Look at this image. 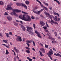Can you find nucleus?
Masks as SVG:
<instances>
[{
	"label": "nucleus",
	"instance_id": "1",
	"mask_svg": "<svg viewBox=\"0 0 61 61\" xmlns=\"http://www.w3.org/2000/svg\"><path fill=\"white\" fill-rule=\"evenodd\" d=\"M6 10H12L13 11L12 12L10 13V14L13 15L15 14V12L17 13H20L21 12V10H18L13 9V8L11 7V5H9L7 6V8H6Z\"/></svg>",
	"mask_w": 61,
	"mask_h": 61
},
{
	"label": "nucleus",
	"instance_id": "2",
	"mask_svg": "<svg viewBox=\"0 0 61 61\" xmlns=\"http://www.w3.org/2000/svg\"><path fill=\"white\" fill-rule=\"evenodd\" d=\"M26 15H23V16L22 15H20L19 16L20 18L24 21H30L31 20V17L29 16H28L27 17H26Z\"/></svg>",
	"mask_w": 61,
	"mask_h": 61
},
{
	"label": "nucleus",
	"instance_id": "3",
	"mask_svg": "<svg viewBox=\"0 0 61 61\" xmlns=\"http://www.w3.org/2000/svg\"><path fill=\"white\" fill-rule=\"evenodd\" d=\"M26 28L27 29V31L31 35H34V33H33V32L30 30H33V28L31 27H30L28 26H27Z\"/></svg>",
	"mask_w": 61,
	"mask_h": 61
},
{
	"label": "nucleus",
	"instance_id": "4",
	"mask_svg": "<svg viewBox=\"0 0 61 61\" xmlns=\"http://www.w3.org/2000/svg\"><path fill=\"white\" fill-rule=\"evenodd\" d=\"M44 14L45 15L47 16L48 17H49L50 19L52 18V17L51 16V15H50L49 13L48 12L47 13L46 12H44Z\"/></svg>",
	"mask_w": 61,
	"mask_h": 61
},
{
	"label": "nucleus",
	"instance_id": "5",
	"mask_svg": "<svg viewBox=\"0 0 61 61\" xmlns=\"http://www.w3.org/2000/svg\"><path fill=\"white\" fill-rule=\"evenodd\" d=\"M16 40L17 41H20V42H21L22 41V38L20 36H17V38L16 39Z\"/></svg>",
	"mask_w": 61,
	"mask_h": 61
},
{
	"label": "nucleus",
	"instance_id": "6",
	"mask_svg": "<svg viewBox=\"0 0 61 61\" xmlns=\"http://www.w3.org/2000/svg\"><path fill=\"white\" fill-rule=\"evenodd\" d=\"M53 51H50L48 52L47 54L48 55V56H51L52 55H53Z\"/></svg>",
	"mask_w": 61,
	"mask_h": 61
},
{
	"label": "nucleus",
	"instance_id": "7",
	"mask_svg": "<svg viewBox=\"0 0 61 61\" xmlns=\"http://www.w3.org/2000/svg\"><path fill=\"white\" fill-rule=\"evenodd\" d=\"M35 33L36 34H37V36H38L39 37H40V38H42V37H41V36H40V33H39L38 32L36 31H35Z\"/></svg>",
	"mask_w": 61,
	"mask_h": 61
},
{
	"label": "nucleus",
	"instance_id": "8",
	"mask_svg": "<svg viewBox=\"0 0 61 61\" xmlns=\"http://www.w3.org/2000/svg\"><path fill=\"white\" fill-rule=\"evenodd\" d=\"M20 25L23 31H25V28L24 26L21 24H20Z\"/></svg>",
	"mask_w": 61,
	"mask_h": 61
},
{
	"label": "nucleus",
	"instance_id": "9",
	"mask_svg": "<svg viewBox=\"0 0 61 61\" xmlns=\"http://www.w3.org/2000/svg\"><path fill=\"white\" fill-rule=\"evenodd\" d=\"M40 24L41 26H44L45 25V23L43 21H40Z\"/></svg>",
	"mask_w": 61,
	"mask_h": 61
},
{
	"label": "nucleus",
	"instance_id": "10",
	"mask_svg": "<svg viewBox=\"0 0 61 61\" xmlns=\"http://www.w3.org/2000/svg\"><path fill=\"white\" fill-rule=\"evenodd\" d=\"M45 10V9L44 8H43V9H41L40 10V11H38V15H40V14L41 13V12H42V11H43V10Z\"/></svg>",
	"mask_w": 61,
	"mask_h": 61
},
{
	"label": "nucleus",
	"instance_id": "11",
	"mask_svg": "<svg viewBox=\"0 0 61 61\" xmlns=\"http://www.w3.org/2000/svg\"><path fill=\"white\" fill-rule=\"evenodd\" d=\"M21 5L22 6H23L24 7V8H25L26 9H27V6L25 5L24 4L22 3V4Z\"/></svg>",
	"mask_w": 61,
	"mask_h": 61
},
{
	"label": "nucleus",
	"instance_id": "12",
	"mask_svg": "<svg viewBox=\"0 0 61 61\" xmlns=\"http://www.w3.org/2000/svg\"><path fill=\"white\" fill-rule=\"evenodd\" d=\"M40 50L41 52H43V53H45V52L46 51H45V50L43 48H42L40 49Z\"/></svg>",
	"mask_w": 61,
	"mask_h": 61
},
{
	"label": "nucleus",
	"instance_id": "13",
	"mask_svg": "<svg viewBox=\"0 0 61 61\" xmlns=\"http://www.w3.org/2000/svg\"><path fill=\"white\" fill-rule=\"evenodd\" d=\"M54 55L56 56H60L61 57V55H60V54L57 53V54L56 53H54Z\"/></svg>",
	"mask_w": 61,
	"mask_h": 61
},
{
	"label": "nucleus",
	"instance_id": "14",
	"mask_svg": "<svg viewBox=\"0 0 61 61\" xmlns=\"http://www.w3.org/2000/svg\"><path fill=\"white\" fill-rule=\"evenodd\" d=\"M54 19V20L55 21H57V16H55V17H54V16L52 17Z\"/></svg>",
	"mask_w": 61,
	"mask_h": 61
},
{
	"label": "nucleus",
	"instance_id": "15",
	"mask_svg": "<svg viewBox=\"0 0 61 61\" xmlns=\"http://www.w3.org/2000/svg\"><path fill=\"white\" fill-rule=\"evenodd\" d=\"M32 11L34 13H36V14H37V15H38V11L36 12V10H35L34 9H32Z\"/></svg>",
	"mask_w": 61,
	"mask_h": 61
},
{
	"label": "nucleus",
	"instance_id": "16",
	"mask_svg": "<svg viewBox=\"0 0 61 61\" xmlns=\"http://www.w3.org/2000/svg\"><path fill=\"white\" fill-rule=\"evenodd\" d=\"M36 1H37V2H38L40 3V5H41V7H43V5L42 4H41V3L40 1H39V0H36Z\"/></svg>",
	"mask_w": 61,
	"mask_h": 61
},
{
	"label": "nucleus",
	"instance_id": "17",
	"mask_svg": "<svg viewBox=\"0 0 61 61\" xmlns=\"http://www.w3.org/2000/svg\"><path fill=\"white\" fill-rule=\"evenodd\" d=\"M7 18L9 21H10L12 20V18L10 16L7 17Z\"/></svg>",
	"mask_w": 61,
	"mask_h": 61
},
{
	"label": "nucleus",
	"instance_id": "18",
	"mask_svg": "<svg viewBox=\"0 0 61 61\" xmlns=\"http://www.w3.org/2000/svg\"><path fill=\"white\" fill-rule=\"evenodd\" d=\"M22 3H17L16 4V5L18 6H21V5H22Z\"/></svg>",
	"mask_w": 61,
	"mask_h": 61
},
{
	"label": "nucleus",
	"instance_id": "19",
	"mask_svg": "<svg viewBox=\"0 0 61 61\" xmlns=\"http://www.w3.org/2000/svg\"><path fill=\"white\" fill-rule=\"evenodd\" d=\"M3 46H5L6 47H7V48H9L10 47H9L8 46L6 45L5 44H2Z\"/></svg>",
	"mask_w": 61,
	"mask_h": 61
},
{
	"label": "nucleus",
	"instance_id": "20",
	"mask_svg": "<svg viewBox=\"0 0 61 61\" xmlns=\"http://www.w3.org/2000/svg\"><path fill=\"white\" fill-rule=\"evenodd\" d=\"M39 52L40 53V55H41V56H44V55L42 54L41 52L39 51Z\"/></svg>",
	"mask_w": 61,
	"mask_h": 61
},
{
	"label": "nucleus",
	"instance_id": "21",
	"mask_svg": "<svg viewBox=\"0 0 61 61\" xmlns=\"http://www.w3.org/2000/svg\"><path fill=\"white\" fill-rule=\"evenodd\" d=\"M26 52L28 54H30V51L29 50H26Z\"/></svg>",
	"mask_w": 61,
	"mask_h": 61
},
{
	"label": "nucleus",
	"instance_id": "22",
	"mask_svg": "<svg viewBox=\"0 0 61 61\" xmlns=\"http://www.w3.org/2000/svg\"><path fill=\"white\" fill-rule=\"evenodd\" d=\"M25 2L26 4V5H28V4H29V1H28L26 0Z\"/></svg>",
	"mask_w": 61,
	"mask_h": 61
},
{
	"label": "nucleus",
	"instance_id": "23",
	"mask_svg": "<svg viewBox=\"0 0 61 61\" xmlns=\"http://www.w3.org/2000/svg\"><path fill=\"white\" fill-rule=\"evenodd\" d=\"M5 34L6 35V37H9V34H8V33H5Z\"/></svg>",
	"mask_w": 61,
	"mask_h": 61
},
{
	"label": "nucleus",
	"instance_id": "24",
	"mask_svg": "<svg viewBox=\"0 0 61 61\" xmlns=\"http://www.w3.org/2000/svg\"><path fill=\"white\" fill-rule=\"evenodd\" d=\"M43 3L45 4V5H47V6H48V4L47 3H45V2H43Z\"/></svg>",
	"mask_w": 61,
	"mask_h": 61
},
{
	"label": "nucleus",
	"instance_id": "25",
	"mask_svg": "<svg viewBox=\"0 0 61 61\" xmlns=\"http://www.w3.org/2000/svg\"><path fill=\"white\" fill-rule=\"evenodd\" d=\"M0 5H4V2L1 1H0Z\"/></svg>",
	"mask_w": 61,
	"mask_h": 61
},
{
	"label": "nucleus",
	"instance_id": "26",
	"mask_svg": "<svg viewBox=\"0 0 61 61\" xmlns=\"http://www.w3.org/2000/svg\"><path fill=\"white\" fill-rule=\"evenodd\" d=\"M22 13H23V14H26V15H28V13L25 12L24 11H22Z\"/></svg>",
	"mask_w": 61,
	"mask_h": 61
},
{
	"label": "nucleus",
	"instance_id": "27",
	"mask_svg": "<svg viewBox=\"0 0 61 61\" xmlns=\"http://www.w3.org/2000/svg\"><path fill=\"white\" fill-rule=\"evenodd\" d=\"M54 14L55 15H58V16H59V14H58V13H57L56 12L54 13Z\"/></svg>",
	"mask_w": 61,
	"mask_h": 61
},
{
	"label": "nucleus",
	"instance_id": "28",
	"mask_svg": "<svg viewBox=\"0 0 61 61\" xmlns=\"http://www.w3.org/2000/svg\"><path fill=\"white\" fill-rule=\"evenodd\" d=\"M51 35V34H50V33L49 32H48V33H47V36H50Z\"/></svg>",
	"mask_w": 61,
	"mask_h": 61
},
{
	"label": "nucleus",
	"instance_id": "29",
	"mask_svg": "<svg viewBox=\"0 0 61 61\" xmlns=\"http://www.w3.org/2000/svg\"><path fill=\"white\" fill-rule=\"evenodd\" d=\"M3 42H4V43H5L6 44L7 43V40H3Z\"/></svg>",
	"mask_w": 61,
	"mask_h": 61
},
{
	"label": "nucleus",
	"instance_id": "30",
	"mask_svg": "<svg viewBox=\"0 0 61 61\" xmlns=\"http://www.w3.org/2000/svg\"><path fill=\"white\" fill-rule=\"evenodd\" d=\"M43 28L45 30H46V29L47 28L46 27V26H43Z\"/></svg>",
	"mask_w": 61,
	"mask_h": 61
},
{
	"label": "nucleus",
	"instance_id": "31",
	"mask_svg": "<svg viewBox=\"0 0 61 61\" xmlns=\"http://www.w3.org/2000/svg\"><path fill=\"white\" fill-rule=\"evenodd\" d=\"M54 34H55V36H57V34L56 32H54Z\"/></svg>",
	"mask_w": 61,
	"mask_h": 61
},
{
	"label": "nucleus",
	"instance_id": "32",
	"mask_svg": "<svg viewBox=\"0 0 61 61\" xmlns=\"http://www.w3.org/2000/svg\"><path fill=\"white\" fill-rule=\"evenodd\" d=\"M6 51L5 53V54H6V55H8V54H9V52H8V50H6Z\"/></svg>",
	"mask_w": 61,
	"mask_h": 61
},
{
	"label": "nucleus",
	"instance_id": "33",
	"mask_svg": "<svg viewBox=\"0 0 61 61\" xmlns=\"http://www.w3.org/2000/svg\"><path fill=\"white\" fill-rule=\"evenodd\" d=\"M54 24H55V25H58V23L57 22H56V21H54Z\"/></svg>",
	"mask_w": 61,
	"mask_h": 61
},
{
	"label": "nucleus",
	"instance_id": "34",
	"mask_svg": "<svg viewBox=\"0 0 61 61\" xmlns=\"http://www.w3.org/2000/svg\"><path fill=\"white\" fill-rule=\"evenodd\" d=\"M45 48H48V45H47L46 44H45Z\"/></svg>",
	"mask_w": 61,
	"mask_h": 61
},
{
	"label": "nucleus",
	"instance_id": "35",
	"mask_svg": "<svg viewBox=\"0 0 61 61\" xmlns=\"http://www.w3.org/2000/svg\"><path fill=\"white\" fill-rule=\"evenodd\" d=\"M45 31L47 33H48L49 32V31H48V30H46V29L45 30Z\"/></svg>",
	"mask_w": 61,
	"mask_h": 61
},
{
	"label": "nucleus",
	"instance_id": "36",
	"mask_svg": "<svg viewBox=\"0 0 61 61\" xmlns=\"http://www.w3.org/2000/svg\"><path fill=\"white\" fill-rule=\"evenodd\" d=\"M33 27L34 29H36V25L35 24H33Z\"/></svg>",
	"mask_w": 61,
	"mask_h": 61
},
{
	"label": "nucleus",
	"instance_id": "37",
	"mask_svg": "<svg viewBox=\"0 0 61 61\" xmlns=\"http://www.w3.org/2000/svg\"><path fill=\"white\" fill-rule=\"evenodd\" d=\"M4 15H8V14L7 13H6V12H5L4 14Z\"/></svg>",
	"mask_w": 61,
	"mask_h": 61
},
{
	"label": "nucleus",
	"instance_id": "38",
	"mask_svg": "<svg viewBox=\"0 0 61 61\" xmlns=\"http://www.w3.org/2000/svg\"><path fill=\"white\" fill-rule=\"evenodd\" d=\"M0 36H1V37H3V35L1 33H0Z\"/></svg>",
	"mask_w": 61,
	"mask_h": 61
},
{
	"label": "nucleus",
	"instance_id": "39",
	"mask_svg": "<svg viewBox=\"0 0 61 61\" xmlns=\"http://www.w3.org/2000/svg\"><path fill=\"white\" fill-rule=\"evenodd\" d=\"M56 2L58 3V5H59V4H60V2L58 0H57V1H56Z\"/></svg>",
	"mask_w": 61,
	"mask_h": 61
},
{
	"label": "nucleus",
	"instance_id": "40",
	"mask_svg": "<svg viewBox=\"0 0 61 61\" xmlns=\"http://www.w3.org/2000/svg\"><path fill=\"white\" fill-rule=\"evenodd\" d=\"M32 43L33 45H34V46H36V44H35V42L34 41H33Z\"/></svg>",
	"mask_w": 61,
	"mask_h": 61
},
{
	"label": "nucleus",
	"instance_id": "41",
	"mask_svg": "<svg viewBox=\"0 0 61 61\" xmlns=\"http://www.w3.org/2000/svg\"><path fill=\"white\" fill-rule=\"evenodd\" d=\"M38 8V7L37 6H35V7L34 8V9L35 10H36V9H37Z\"/></svg>",
	"mask_w": 61,
	"mask_h": 61
},
{
	"label": "nucleus",
	"instance_id": "42",
	"mask_svg": "<svg viewBox=\"0 0 61 61\" xmlns=\"http://www.w3.org/2000/svg\"><path fill=\"white\" fill-rule=\"evenodd\" d=\"M48 56L50 58V59H51V60H53V59H52V58L51 57V56Z\"/></svg>",
	"mask_w": 61,
	"mask_h": 61
},
{
	"label": "nucleus",
	"instance_id": "43",
	"mask_svg": "<svg viewBox=\"0 0 61 61\" xmlns=\"http://www.w3.org/2000/svg\"><path fill=\"white\" fill-rule=\"evenodd\" d=\"M59 21H60V18H58L57 19V21H58V22H59Z\"/></svg>",
	"mask_w": 61,
	"mask_h": 61
},
{
	"label": "nucleus",
	"instance_id": "44",
	"mask_svg": "<svg viewBox=\"0 0 61 61\" xmlns=\"http://www.w3.org/2000/svg\"><path fill=\"white\" fill-rule=\"evenodd\" d=\"M14 15L15 16H17V17L18 16V15H17V14H16V13H15V15Z\"/></svg>",
	"mask_w": 61,
	"mask_h": 61
},
{
	"label": "nucleus",
	"instance_id": "45",
	"mask_svg": "<svg viewBox=\"0 0 61 61\" xmlns=\"http://www.w3.org/2000/svg\"><path fill=\"white\" fill-rule=\"evenodd\" d=\"M51 21L52 23H54L55 22L53 20H52V19H51Z\"/></svg>",
	"mask_w": 61,
	"mask_h": 61
},
{
	"label": "nucleus",
	"instance_id": "46",
	"mask_svg": "<svg viewBox=\"0 0 61 61\" xmlns=\"http://www.w3.org/2000/svg\"><path fill=\"white\" fill-rule=\"evenodd\" d=\"M44 8L46 10V11H48V9L47 8L45 7H44Z\"/></svg>",
	"mask_w": 61,
	"mask_h": 61
},
{
	"label": "nucleus",
	"instance_id": "47",
	"mask_svg": "<svg viewBox=\"0 0 61 61\" xmlns=\"http://www.w3.org/2000/svg\"><path fill=\"white\" fill-rule=\"evenodd\" d=\"M9 35H10L11 36V35H13V34H12V32H10L9 33Z\"/></svg>",
	"mask_w": 61,
	"mask_h": 61
},
{
	"label": "nucleus",
	"instance_id": "48",
	"mask_svg": "<svg viewBox=\"0 0 61 61\" xmlns=\"http://www.w3.org/2000/svg\"><path fill=\"white\" fill-rule=\"evenodd\" d=\"M15 51H16V52H17V53L19 52V50L17 49H16Z\"/></svg>",
	"mask_w": 61,
	"mask_h": 61
},
{
	"label": "nucleus",
	"instance_id": "49",
	"mask_svg": "<svg viewBox=\"0 0 61 61\" xmlns=\"http://www.w3.org/2000/svg\"><path fill=\"white\" fill-rule=\"evenodd\" d=\"M29 40H27L26 41V43H29Z\"/></svg>",
	"mask_w": 61,
	"mask_h": 61
},
{
	"label": "nucleus",
	"instance_id": "50",
	"mask_svg": "<svg viewBox=\"0 0 61 61\" xmlns=\"http://www.w3.org/2000/svg\"><path fill=\"white\" fill-rule=\"evenodd\" d=\"M26 44H27V45L28 46V47H29V46H30V44H29L26 43Z\"/></svg>",
	"mask_w": 61,
	"mask_h": 61
},
{
	"label": "nucleus",
	"instance_id": "51",
	"mask_svg": "<svg viewBox=\"0 0 61 61\" xmlns=\"http://www.w3.org/2000/svg\"><path fill=\"white\" fill-rule=\"evenodd\" d=\"M25 48H26V49H28V50H29L30 49V48L27 47H25Z\"/></svg>",
	"mask_w": 61,
	"mask_h": 61
},
{
	"label": "nucleus",
	"instance_id": "52",
	"mask_svg": "<svg viewBox=\"0 0 61 61\" xmlns=\"http://www.w3.org/2000/svg\"><path fill=\"white\" fill-rule=\"evenodd\" d=\"M46 25L48 27H49V26H48V25L47 24V22H46Z\"/></svg>",
	"mask_w": 61,
	"mask_h": 61
},
{
	"label": "nucleus",
	"instance_id": "53",
	"mask_svg": "<svg viewBox=\"0 0 61 61\" xmlns=\"http://www.w3.org/2000/svg\"><path fill=\"white\" fill-rule=\"evenodd\" d=\"M12 52H14L15 56V52L13 50H12Z\"/></svg>",
	"mask_w": 61,
	"mask_h": 61
},
{
	"label": "nucleus",
	"instance_id": "54",
	"mask_svg": "<svg viewBox=\"0 0 61 61\" xmlns=\"http://www.w3.org/2000/svg\"><path fill=\"white\" fill-rule=\"evenodd\" d=\"M31 18L32 19H35V17H34L33 16H32Z\"/></svg>",
	"mask_w": 61,
	"mask_h": 61
},
{
	"label": "nucleus",
	"instance_id": "55",
	"mask_svg": "<svg viewBox=\"0 0 61 61\" xmlns=\"http://www.w3.org/2000/svg\"><path fill=\"white\" fill-rule=\"evenodd\" d=\"M40 45L41 46H43V45L42 43H40Z\"/></svg>",
	"mask_w": 61,
	"mask_h": 61
},
{
	"label": "nucleus",
	"instance_id": "56",
	"mask_svg": "<svg viewBox=\"0 0 61 61\" xmlns=\"http://www.w3.org/2000/svg\"><path fill=\"white\" fill-rule=\"evenodd\" d=\"M48 38H49V39H51V38H52V37H51V36H49L48 37Z\"/></svg>",
	"mask_w": 61,
	"mask_h": 61
},
{
	"label": "nucleus",
	"instance_id": "57",
	"mask_svg": "<svg viewBox=\"0 0 61 61\" xmlns=\"http://www.w3.org/2000/svg\"><path fill=\"white\" fill-rule=\"evenodd\" d=\"M32 40L29 41V43H32Z\"/></svg>",
	"mask_w": 61,
	"mask_h": 61
},
{
	"label": "nucleus",
	"instance_id": "58",
	"mask_svg": "<svg viewBox=\"0 0 61 61\" xmlns=\"http://www.w3.org/2000/svg\"><path fill=\"white\" fill-rule=\"evenodd\" d=\"M29 61H32V59H29ZM26 61H28L27 60H26Z\"/></svg>",
	"mask_w": 61,
	"mask_h": 61
},
{
	"label": "nucleus",
	"instance_id": "59",
	"mask_svg": "<svg viewBox=\"0 0 61 61\" xmlns=\"http://www.w3.org/2000/svg\"><path fill=\"white\" fill-rule=\"evenodd\" d=\"M49 9L50 10H52V7H51L50 6V7H49Z\"/></svg>",
	"mask_w": 61,
	"mask_h": 61
},
{
	"label": "nucleus",
	"instance_id": "60",
	"mask_svg": "<svg viewBox=\"0 0 61 61\" xmlns=\"http://www.w3.org/2000/svg\"><path fill=\"white\" fill-rule=\"evenodd\" d=\"M51 40H55V39L54 38H52L51 37Z\"/></svg>",
	"mask_w": 61,
	"mask_h": 61
},
{
	"label": "nucleus",
	"instance_id": "61",
	"mask_svg": "<svg viewBox=\"0 0 61 61\" xmlns=\"http://www.w3.org/2000/svg\"><path fill=\"white\" fill-rule=\"evenodd\" d=\"M15 24H14V25H18V24H17V23H16V22H15Z\"/></svg>",
	"mask_w": 61,
	"mask_h": 61
},
{
	"label": "nucleus",
	"instance_id": "62",
	"mask_svg": "<svg viewBox=\"0 0 61 61\" xmlns=\"http://www.w3.org/2000/svg\"><path fill=\"white\" fill-rule=\"evenodd\" d=\"M53 50H55V51H56V50L55 48H53Z\"/></svg>",
	"mask_w": 61,
	"mask_h": 61
},
{
	"label": "nucleus",
	"instance_id": "63",
	"mask_svg": "<svg viewBox=\"0 0 61 61\" xmlns=\"http://www.w3.org/2000/svg\"><path fill=\"white\" fill-rule=\"evenodd\" d=\"M16 58L18 59H19V57L18 56V55H17Z\"/></svg>",
	"mask_w": 61,
	"mask_h": 61
},
{
	"label": "nucleus",
	"instance_id": "64",
	"mask_svg": "<svg viewBox=\"0 0 61 61\" xmlns=\"http://www.w3.org/2000/svg\"><path fill=\"white\" fill-rule=\"evenodd\" d=\"M14 61H16V59L14 58Z\"/></svg>",
	"mask_w": 61,
	"mask_h": 61
}]
</instances>
